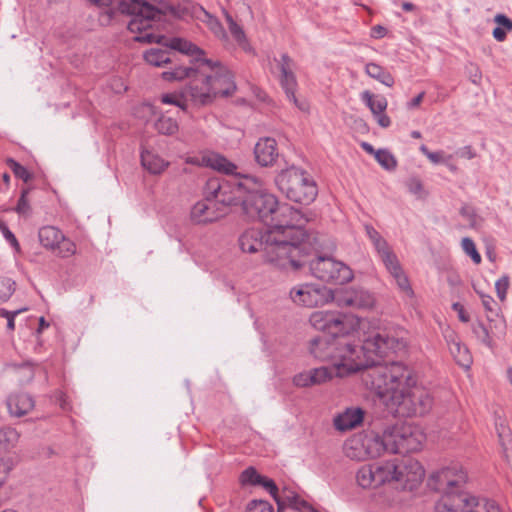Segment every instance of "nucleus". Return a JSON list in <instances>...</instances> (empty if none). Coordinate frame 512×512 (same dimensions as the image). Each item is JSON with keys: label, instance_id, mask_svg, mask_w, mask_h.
I'll return each instance as SVG.
<instances>
[{"label": "nucleus", "instance_id": "obj_1", "mask_svg": "<svg viewBox=\"0 0 512 512\" xmlns=\"http://www.w3.org/2000/svg\"><path fill=\"white\" fill-rule=\"evenodd\" d=\"M309 322L315 330L322 332L310 340L311 355L319 361L331 362L340 376L371 370L384 357L404 348L402 340L385 332L372 333L355 343L349 337L355 323L337 311H315Z\"/></svg>", "mask_w": 512, "mask_h": 512}, {"label": "nucleus", "instance_id": "obj_2", "mask_svg": "<svg viewBox=\"0 0 512 512\" xmlns=\"http://www.w3.org/2000/svg\"><path fill=\"white\" fill-rule=\"evenodd\" d=\"M371 389L390 404L400 417L422 416L432 408V397L422 386L412 368L402 362L384 365L379 361L368 372Z\"/></svg>", "mask_w": 512, "mask_h": 512}, {"label": "nucleus", "instance_id": "obj_3", "mask_svg": "<svg viewBox=\"0 0 512 512\" xmlns=\"http://www.w3.org/2000/svg\"><path fill=\"white\" fill-rule=\"evenodd\" d=\"M467 474L459 464L433 472L427 486L441 493L435 505L436 512H501L494 501L480 499L464 492Z\"/></svg>", "mask_w": 512, "mask_h": 512}, {"label": "nucleus", "instance_id": "obj_4", "mask_svg": "<svg viewBox=\"0 0 512 512\" xmlns=\"http://www.w3.org/2000/svg\"><path fill=\"white\" fill-rule=\"evenodd\" d=\"M320 245L312 240L299 253L291 257L296 265H290L286 271H300L308 267L310 274L318 280L335 285H343L353 279V272L344 262L332 256L322 255Z\"/></svg>", "mask_w": 512, "mask_h": 512}, {"label": "nucleus", "instance_id": "obj_5", "mask_svg": "<svg viewBox=\"0 0 512 512\" xmlns=\"http://www.w3.org/2000/svg\"><path fill=\"white\" fill-rule=\"evenodd\" d=\"M241 188L240 195H235V204L240 205L243 213L252 220H259L267 227L275 215L279 201L275 195L263 189L264 181L253 175H241L240 178L230 179Z\"/></svg>", "mask_w": 512, "mask_h": 512}, {"label": "nucleus", "instance_id": "obj_6", "mask_svg": "<svg viewBox=\"0 0 512 512\" xmlns=\"http://www.w3.org/2000/svg\"><path fill=\"white\" fill-rule=\"evenodd\" d=\"M308 221L309 219L301 210L286 203L279 204L268 228L275 238H280L279 244L290 246L291 249L284 253L287 257H293L312 240H316L313 234L303 229Z\"/></svg>", "mask_w": 512, "mask_h": 512}, {"label": "nucleus", "instance_id": "obj_7", "mask_svg": "<svg viewBox=\"0 0 512 512\" xmlns=\"http://www.w3.org/2000/svg\"><path fill=\"white\" fill-rule=\"evenodd\" d=\"M239 185L221 177L209 178L204 186V200L197 202L191 209L194 222L210 223L225 215V209L235 204V195H240Z\"/></svg>", "mask_w": 512, "mask_h": 512}, {"label": "nucleus", "instance_id": "obj_8", "mask_svg": "<svg viewBox=\"0 0 512 512\" xmlns=\"http://www.w3.org/2000/svg\"><path fill=\"white\" fill-rule=\"evenodd\" d=\"M116 10L131 17L127 29L138 34L134 40L142 43H162L165 36L150 32L157 22L165 17V12L144 0H119Z\"/></svg>", "mask_w": 512, "mask_h": 512}, {"label": "nucleus", "instance_id": "obj_9", "mask_svg": "<svg viewBox=\"0 0 512 512\" xmlns=\"http://www.w3.org/2000/svg\"><path fill=\"white\" fill-rule=\"evenodd\" d=\"M267 227L266 230L251 228L244 231L239 237V245L243 252L255 253L262 251L266 262L281 270L287 269L290 265H296L294 260L289 259L286 251L291 249L287 244L278 243Z\"/></svg>", "mask_w": 512, "mask_h": 512}, {"label": "nucleus", "instance_id": "obj_10", "mask_svg": "<svg viewBox=\"0 0 512 512\" xmlns=\"http://www.w3.org/2000/svg\"><path fill=\"white\" fill-rule=\"evenodd\" d=\"M274 182L287 199L302 205L312 203L318 194L317 185L309 173L294 165L277 173Z\"/></svg>", "mask_w": 512, "mask_h": 512}, {"label": "nucleus", "instance_id": "obj_11", "mask_svg": "<svg viewBox=\"0 0 512 512\" xmlns=\"http://www.w3.org/2000/svg\"><path fill=\"white\" fill-rule=\"evenodd\" d=\"M204 63V67H207L212 74H207L209 77V83L213 92L214 99L217 96L229 97L236 91V84L234 81V75L232 72L219 61L212 59H198L196 63Z\"/></svg>", "mask_w": 512, "mask_h": 512}, {"label": "nucleus", "instance_id": "obj_12", "mask_svg": "<svg viewBox=\"0 0 512 512\" xmlns=\"http://www.w3.org/2000/svg\"><path fill=\"white\" fill-rule=\"evenodd\" d=\"M290 298L295 304L312 308L333 302L334 290L319 284H300L291 289Z\"/></svg>", "mask_w": 512, "mask_h": 512}, {"label": "nucleus", "instance_id": "obj_13", "mask_svg": "<svg viewBox=\"0 0 512 512\" xmlns=\"http://www.w3.org/2000/svg\"><path fill=\"white\" fill-rule=\"evenodd\" d=\"M273 61L276 63V67L279 70V83L287 99L298 109L305 111L307 109L306 102L299 101L295 96L298 83L294 73L296 66L294 60L287 53H283L279 59L274 57Z\"/></svg>", "mask_w": 512, "mask_h": 512}, {"label": "nucleus", "instance_id": "obj_14", "mask_svg": "<svg viewBox=\"0 0 512 512\" xmlns=\"http://www.w3.org/2000/svg\"><path fill=\"white\" fill-rule=\"evenodd\" d=\"M391 429L394 454H406L421 449L425 437L420 431L406 425H393Z\"/></svg>", "mask_w": 512, "mask_h": 512}, {"label": "nucleus", "instance_id": "obj_15", "mask_svg": "<svg viewBox=\"0 0 512 512\" xmlns=\"http://www.w3.org/2000/svg\"><path fill=\"white\" fill-rule=\"evenodd\" d=\"M333 302L340 307L368 309L374 305V297L363 288H349L334 291Z\"/></svg>", "mask_w": 512, "mask_h": 512}, {"label": "nucleus", "instance_id": "obj_16", "mask_svg": "<svg viewBox=\"0 0 512 512\" xmlns=\"http://www.w3.org/2000/svg\"><path fill=\"white\" fill-rule=\"evenodd\" d=\"M396 481L410 490L420 484L425 476L421 463L413 458L397 459Z\"/></svg>", "mask_w": 512, "mask_h": 512}, {"label": "nucleus", "instance_id": "obj_17", "mask_svg": "<svg viewBox=\"0 0 512 512\" xmlns=\"http://www.w3.org/2000/svg\"><path fill=\"white\" fill-rule=\"evenodd\" d=\"M209 79L203 69V74H199L189 81V84L185 88V94L190 97L194 104L205 106L213 102L214 96Z\"/></svg>", "mask_w": 512, "mask_h": 512}, {"label": "nucleus", "instance_id": "obj_18", "mask_svg": "<svg viewBox=\"0 0 512 512\" xmlns=\"http://www.w3.org/2000/svg\"><path fill=\"white\" fill-rule=\"evenodd\" d=\"M362 445L371 458L379 457L384 452L393 453L391 426L386 427L381 434L371 432L366 435Z\"/></svg>", "mask_w": 512, "mask_h": 512}, {"label": "nucleus", "instance_id": "obj_19", "mask_svg": "<svg viewBox=\"0 0 512 512\" xmlns=\"http://www.w3.org/2000/svg\"><path fill=\"white\" fill-rule=\"evenodd\" d=\"M279 157L277 142L274 138H260L254 147L255 162L261 167H272Z\"/></svg>", "mask_w": 512, "mask_h": 512}, {"label": "nucleus", "instance_id": "obj_20", "mask_svg": "<svg viewBox=\"0 0 512 512\" xmlns=\"http://www.w3.org/2000/svg\"><path fill=\"white\" fill-rule=\"evenodd\" d=\"M198 59H206L205 57H195L190 60L188 66L175 65L168 71L162 73V78L165 81H181L184 79L191 80L193 77L203 74L204 63H196Z\"/></svg>", "mask_w": 512, "mask_h": 512}, {"label": "nucleus", "instance_id": "obj_21", "mask_svg": "<svg viewBox=\"0 0 512 512\" xmlns=\"http://www.w3.org/2000/svg\"><path fill=\"white\" fill-rule=\"evenodd\" d=\"M334 371L328 367H319L300 372L293 377V384L297 387H310L320 385L333 377Z\"/></svg>", "mask_w": 512, "mask_h": 512}, {"label": "nucleus", "instance_id": "obj_22", "mask_svg": "<svg viewBox=\"0 0 512 512\" xmlns=\"http://www.w3.org/2000/svg\"><path fill=\"white\" fill-rule=\"evenodd\" d=\"M364 410L360 407L347 408L334 419V426L339 431H347L356 428L363 422Z\"/></svg>", "mask_w": 512, "mask_h": 512}, {"label": "nucleus", "instance_id": "obj_23", "mask_svg": "<svg viewBox=\"0 0 512 512\" xmlns=\"http://www.w3.org/2000/svg\"><path fill=\"white\" fill-rule=\"evenodd\" d=\"M258 486H262L270 493L277 504L278 512H281L285 507H287L289 501L296 499V492L287 488H284L282 492L279 493V489L274 480L266 476H263V480L260 481Z\"/></svg>", "mask_w": 512, "mask_h": 512}, {"label": "nucleus", "instance_id": "obj_24", "mask_svg": "<svg viewBox=\"0 0 512 512\" xmlns=\"http://www.w3.org/2000/svg\"><path fill=\"white\" fill-rule=\"evenodd\" d=\"M34 405V399L27 393L11 395L7 400V407L10 414L16 417L26 415L34 408Z\"/></svg>", "mask_w": 512, "mask_h": 512}, {"label": "nucleus", "instance_id": "obj_25", "mask_svg": "<svg viewBox=\"0 0 512 512\" xmlns=\"http://www.w3.org/2000/svg\"><path fill=\"white\" fill-rule=\"evenodd\" d=\"M371 468L377 487L386 482L396 481L397 459L372 463Z\"/></svg>", "mask_w": 512, "mask_h": 512}, {"label": "nucleus", "instance_id": "obj_26", "mask_svg": "<svg viewBox=\"0 0 512 512\" xmlns=\"http://www.w3.org/2000/svg\"><path fill=\"white\" fill-rule=\"evenodd\" d=\"M203 161L208 167L227 175L235 174L237 169V166L233 162L218 153H212L203 157Z\"/></svg>", "mask_w": 512, "mask_h": 512}, {"label": "nucleus", "instance_id": "obj_27", "mask_svg": "<svg viewBox=\"0 0 512 512\" xmlns=\"http://www.w3.org/2000/svg\"><path fill=\"white\" fill-rule=\"evenodd\" d=\"M165 46L182 54L193 56V58L203 57L205 54L204 50L197 45L179 37L171 38L168 43H165Z\"/></svg>", "mask_w": 512, "mask_h": 512}, {"label": "nucleus", "instance_id": "obj_28", "mask_svg": "<svg viewBox=\"0 0 512 512\" xmlns=\"http://www.w3.org/2000/svg\"><path fill=\"white\" fill-rule=\"evenodd\" d=\"M38 237L41 245L48 249H55L63 240V233L54 226H44L39 229Z\"/></svg>", "mask_w": 512, "mask_h": 512}, {"label": "nucleus", "instance_id": "obj_29", "mask_svg": "<svg viewBox=\"0 0 512 512\" xmlns=\"http://www.w3.org/2000/svg\"><path fill=\"white\" fill-rule=\"evenodd\" d=\"M141 164L152 174H159L168 166V162L148 150H142Z\"/></svg>", "mask_w": 512, "mask_h": 512}, {"label": "nucleus", "instance_id": "obj_30", "mask_svg": "<svg viewBox=\"0 0 512 512\" xmlns=\"http://www.w3.org/2000/svg\"><path fill=\"white\" fill-rule=\"evenodd\" d=\"M365 72L369 77L379 81L387 87H392L394 85V78L391 73L377 63H367L365 66Z\"/></svg>", "mask_w": 512, "mask_h": 512}, {"label": "nucleus", "instance_id": "obj_31", "mask_svg": "<svg viewBox=\"0 0 512 512\" xmlns=\"http://www.w3.org/2000/svg\"><path fill=\"white\" fill-rule=\"evenodd\" d=\"M361 100L367 105L374 115L383 113L388 105L386 98L382 95H374L369 90L361 93Z\"/></svg>", "mask_w": 512, "mask_h": 512}, {"label": "nucleus", "instance_id": "obj_32", "mask_svg": "<svg viewBox=\"0 0 512 512\" xmlns=\"http://www.w3.org/2000/svg\"><path fill=\"white\" fill-rule=\"evenodd\" d=\"M171 55L175 56V53L167 49L152 48L144 53V59L152 66L161 67L164 64L172 63Z\"/></svg>", "mask_w": 512, "mask_h": 512}, {"label": "nucleus", "instance_id": "obj_33", "mask_svg": "<svg viewBox=\"0 0 512 512\" xmlns=\"http://www.w3.org/2000/svg\"><path fill=\"white\" fill-rule=\"evenodd\" d=\"M19 434L11 427L0 428V451H8L18 442Z\"/></svg>", "mask_w": 512, "mask_h": 512}, {"label": "nucleus", "instance_id": "obj_34", "mask_svg": "<svg viewBox=\"0 0 512 512\" xmlns=\"http://www.w3.org/2000/svg\"><path fill=\"white\" fill-rule=\"evenodd\" d=\"M378 255L390 274L397 271L399 272L400 269H402L396 254L392 251L390 246L378 252Z\"/></svg>", "mask_w": 512, "mask_h": 512}, {"label": "nucleus", "instance_id": "obj_35", "mask_svg": "<svg viewBox=\"0 0 512 512\" xmlns=\"http://www.w3.org/2000/svg\"><path fill=\"white\" fill-rule=\"evenodd\" d=\"M14 372L20 385L30 383L35 376V368L28 362L14 365Z\"/></svg>", "mask_w": 512, "mask_h": 512}, {"label": "nucleus", "instance_id": "obj_36", "mask_svg": "<svg viewBox=\"0 0 512 512\" xmlns=\"http://www.w3.org/2000/svg\"><path fill=\"white\" fill-rule=\"evenodd\" d=\"M356 479L362 488L377 487L371 464L362 466L356 474Z\"/></svg>", "mask_w": 512, "mask_h": 512}, {"label": "nucleus", "instance_id": "obj_37", "mask_svg": "<svg viewBox=\"0 0 512 512\" xmlns=\"http://www.w3.org/2000/svg\"><path fill=\"white\" fill-rule=\"evenodd\" d=\"M155 129L164 135H172L178 130V123L171 117L161 116L154 124Z\"/></svg>", "mask_w": 512, "mask_h": 512}, {"label": "nucleus", "instance_id": "obj_38", "mask_svg": "<svg viewBox=\"0 0 512 512\" xmlns=\"http://www.w3.org/2000/svg\"><path fill=\"white\" fill-rule=\"evenodd\" d=\"M471 329L472 333L477 338V340H479L483 345L487 346L488 348H493V341L490 336V333L486 326L481 321L473 323Z\"/></svg>", "mask_w": 512, "mask_h": 512}, {"label": "nucleus", "instance_id": "obj_39", "mask_svg": "<svg viewBox=\"0 0 512 512\" xmlns=\"http://www.w3.org/2000/svg\"><path fill=\"white\" fill-rule=\"evenodd\" d=\"M376 161L386 170L392 171L397 167V160L387 149H378L375 153Z\"/></svg>", "mask_w": 512, "mask_h": 512}, {"label": "nucleus", "instance_id": "obj_40", "mask_svg": "<svg viewBox=\"0 0 512 512\" xmlns=\"http://www.w3.org/2000/svg\"><path fill=\"white\" fill-rule=\"evenodd\" d=\"M261 480H263V475L259 474L252 466L242 471L239 477L242 486H258Z\"/></svg>", "mask_w": 512, "mask_h": 512}, {"label": "nucleus", "instance_id": "obj_41", "mask_svg": "<svg viewBox=\"0 0 512 512\" xmlns=\"http://www.w3.org/2000/svg\"><path fill=\"white\" fill-rule=\"evenodd\" d=\"M7 166L11 169L16 178L23 180L25 183L33 178V174L27 170L26 167L21 165L13 158L6 159Z\"/></svg>", "mask_w": 512, "mask_h": 512}, {"label": "nucleus", "instance_id": "obj_42", "mask_svg": "<svg viewBox=\"0 0 512 512\" xmlns=\"http://www.w3.org/2000/svg\"><path fill=\"white\" fill-rule=\"evenodd\" d=\"M366 235L372 242L375 250L378 252L389 247L387 241L380 235V233L370 224H365Z\"/></svg>", "mask_w": 512, "mask_h": 512}, {"label": "nucleus", "instance_id": "obj_43", "mask_svg": "<svg viewBox=\"0 0 512 512\" xmlns=\"http://www.w3.org/2000/svg\"><path fill=\"white\" fill-rule=\"evenodd\" d=\"M16 290V282L8 277L0 276V301L6 302L14 294Z\"/></svg>", "mask_w": 512, "mask_h": 512}, {"label": "nucleus", "instance_id": "obj_44", "mask_svg": "<svg viewBox=\"0 0 512 512\" xmlns=\"http://www.w3.org/2000/svg\"><path fill=\"white\" fill-rule=\"evenodd\" d=\"M463 251L470 256L475 264H480L482 261L481 255L478 252L474 241L469 237H464L461 242Z\"/></svg>", "mask_w": 512, "mask_h": 512}, {"label": "nucleus", "instance_id": "obj_45", "mask_svg": "<svg viewBox=\"0 0 512 512\" xmlns=\"http://www.w3.org/2000/svg\"><path fill=\"white\" fill-rule=\"evenodd\" d=\"M498 436L502 445L503 456L508 465L512 468V438L510 434L504 436L502 432H498Z\"/></svg>", "mask_w": 512, "mask_h": 512}, {"label": "nucleus", "instance_id": "obj_46", "mask_svg": "<svg viewBox=\"0 0 512 512\" xmlns=\"http://www.w3.org/2000/svg\"><path fill=\"white\" fill-rule=\"evenodd\" d=\"M391 276L395 279L397 286L401 291H403L409 296L413 295V290L411 288L410 282L408 280V277L405 275L403 269H400L399 272L397 271L391 274Z\"/></svg>", "mask_w": 512, "mask_h": 512}, {"label": "nucleus", "instance_id": "obj_47", "mask_svg": "<svg viewBox=\"0 0 512 512\" xmlns=\"http://www.w3.org/2000/svg\"><path fill=\"white\" fill-rule=\"evenodd\" d=\"M229 31L235 41L245 50L249 49V45L246 39V35L241 26L237 23H233V25L229 26Z\"/></svg>", "mask_w": 512, "mask_h": 512}, {"label": "nucleus", "instance_id": "obj_48", "mask_svg": "<svg viewBox=\"0 0 512 512\" xmlns=\"http://www.w3.org/2000/svg\"><path fill=\"white\" fill-rule=\"evenodd\" d=\"M246 512H274V509L268 501L252 500L248 503Z\"/></svg>", "mask_w": 512, "mask_h": 512}, {"label": "nucleus", "instance_id": "obj_49", "mask_svg": "<svg viewBox=\"0 0 512 512\" xmlns=\"http://www.w3.org/2000/svg\"><path fill=\"white\" fill-rule=\"evenodd\" d=\"M56 248L58 249V253L61 257H69L75 254L76 252V245L74 242L65 239L63 236V240L59 242V244L56 245Z\"/></svg>", "mask_w": 512, "mask_h": 512}, {"label": "nucleus", "instance_id": "obj_50", "mask_svg": "<svg viewBox=\"0 0 512 512\" xmlns=\"http://www.w3.org/2000/svg\"><path fill=\"white\" fill-rule=\"evenodd\" d=\"M454 348L458 353V356L455 355L457 362L462 366L469 367L471 360L468 348L466 346H462L459 342L454 343Z\"/></svg>", "mask_w": 512, "mask_h": 512}, {"label": "nucleus", "instance_id": "obj_51", "mask_svg": "<svg viewBox=\"0 0 512 512\" xmlns=\"http://www.w3.org/2000/svg\"><path fill=\"white\" fill-rule=\"evenodd\" d=\"M510 285V278L508 275L501 276L495 283V289L498 298L501 301H504L506 299L507 290Z\"/></svg>", "mask_w": 512, "mask_h": 512}, {"label": "nucleus", "instance_id": "obj_52", "mask_svg": "<svg viewBox=\"0 0 512 512\" xmlns=\"http://www.w3.org/2000/svg\"><path fill=\"white\" fill-rule=\"evenodd\" d=\"M161 102L164 104L175 105V106L181 108L182 110L187 109V104H186L185 100H183L182 96H179L177 94H173V93L163 94L161 97Z\"/></svg>", "mask_w": 512, "mask_h": 512}, {"label": "nucleus", "instance_id": "obj_53", "mask_svg": "<svg viewBox=\"0 0 512 512\" xmlns=\"http://www.w3.org/2000/svg\"><path fill=\"white\" fill-rule=\"evenodd\" d=\"M295 500L289 501L287 506L297 509L301 512H316V510L304 499H302L297 493L295 494Z\"/></svg>", "mask_w": 512, "mask_h": 512}, {"label": "nucleus", "instance_id": "obj_54", "mask_svg": "<svg viewBox=\"0 0 512 512\" xmlns=\"http://www.w3.org/2000/svg\"><path fill=\"white\" fill-rule=\"evenodd\" d=\"M29 193V189H23L21 191L20 198L18 200V203L15 207V211L19 214L25 215L30 211V205L27 200V195Z\"/></svg>", "mask_w": 512, "mask_h": 512}, {"label": "nucleus", "instance_id": "obj_55", "mask_svg": "<svg viewBox=\"0 0 512 512\" xmlns=\"http://www.w3.org/2000/svg\"><path fill=\"white\" fill-rule=\"evenodd\" d=\"M27 309L26 308H23V309H18V310H15V311H8L6 309H1L0 313L3 317H6V321H7V328L10 330V331H13L15 329V317L22 313L23 311H26Z\"/></svg>", "mask_w": 512, "mask_h": 512}, {"label": "nucleus", "instance_id": "obj_56", "mask_svg": "<svg viewBox=\"0 0 512 512\" xmlns=\"http://www.w3.org/2000/svg\"><path fill=\"white\" fill-rule=\"evenodd\" d=\"M0 230L2 231L4 238L18 251L20 249L19 242L4 222H0Z\"/></svg>", "mask_w": 512, "mask_h": 512}, {"label": "nucleus", "instance_id": "obj_57", "mask_svg": "<svg viewBox=\"0 0 512 512\" xmlns=\"http://www.w3.org/2000/svg\"><path fill=\"white\" fill-rule=\"evenodd\" d=\"M408 191L414 195H420L423 191V185L419 178L411 177L406 181Z\"/></svg>", "mask_w": 512, "mask_h": 512}, {"label": "nucleus", "instance_id": "obj_58", "mask_svg": "<svg viewBox=\"0 0 512 512\" xmlns=\"http://www.w3.org/2000/svg\"><path fill=\"white\" fill-rule=\"evenodd\" d=\"M482 305L485 308V310L491 314L497 315L496 307L498 306L496 301L491 297L490 295H486L483 293H479Z\"/></svg>", "mask_w": 512, "mask_h": 512}, {"label": "nucleus", "instance_id": "obj_59", "mask_svg": "<svg viewBox=\"0 0 512 512\" xmlns=\"http://www.w3.org/2000/svg\"><path fill=\"white\" fill-rule=\"evenodd\" d=\"M494 21L498 27H502L507 31L512 30V20L504 14H497L494 17Z\"/></svg>", "mask_w": 512, "mask_h": 512}, {"label": "nucleus", "instance_id": "obj_60", "mask_svg": "<svg viewBox=\"0 0 512 512\" xmlns=\"http://www.w3.org/2000/svg\"><path fill=\"white\" fill-rule=\"evenodd\" d=\"M209 26H210V29L213 31V33L219 37V38H223V39H226L227 38V34H226V31L223 27V25L220 23V21H218L217 19H213L210 23H209Z\"/></svg>", "mask_w": 512, "mask_h": 512}, {"label": "nucleus", "instance_id": "obj_61", "mask_svg": "<svg viewBox=\"0 0 512 512\" xmlns=\"http://www.w3.org/2000/svg\"><path fill=\"white\" fill-rule=\"evenodd\" d=\"M451 158V155L445 157V153L443 151H436L428 154V159L434 164L447 163Z\"/></svg>", "mask_w": 512, "mask_h": 512}, {"label": "nucleus", "instance_id": "obj_62", "mask_svg": "<svg viewBox=\"0 0 512 512\" xmlns=\"http://www.w3.org/2000/svg\"><path fill=\"white\" fill-rule=\"evenodd\" d=\"M452 309L457 312L458 318L461 322L467 323L470 320L469 314L466 312L464 306L459 302H454L452 304Z\"/></svg>", "mask_w": 512, "mask_h": 512}, {"label": "nucleus", "instance_id": "obj_63", "mask_svg": "<svg viewBox=\"0 0 512 512\" xmlns=\"http://www.w3.org/2000/svg\"><path fill=\"white\" fill-rule=\"evenodd\" d=\"M10 470H11V466H10L9 462L3 458H0V487L5 482Z\"/></svg>", "mask_w": 512, "mask_h": 512}, {"label": "nucleus", "instance_id": "obj_64", "mask_svg": "<svg viewBox=\"0 0 512 512\" xmlns=\"http://www.w3.org/2000/svg\"><path fill=\"white\" fill-rule=\"evenodd\" d=\"M387 33V28L382 25H375L371 28V37L375 39L384 38L387 35Z\"/></svg>", "mask_w": 512, "mask_h": 512}]
</instances>
